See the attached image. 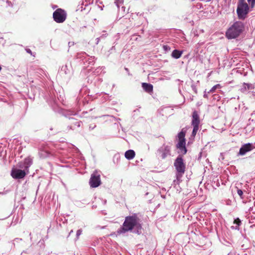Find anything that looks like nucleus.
<instances>
[{"instance_id":"1","label":"nucleus","mask_w":255,"mask_h":255,"mask_svg":"<svg viewBox=\"0 0 255 255\" xmlns=\"http://www.w3.org/2000/svg\"><path fill=\"white\" fill-rule=\"evenodd\" d=\"M134 229L137 230V233L141 229L139 219L135 215L128 216L126 218L123 226L118 230L117 233L119 235L124 234Z\"/></svg>"},{"instance_id":"2","label":"nucleus","mask_w":255,"mask_h":255,"mask_svg":"<svg viewBox=\"0 0 255 255\" xmlns=\"http://www.w3.org/2000/svg\"><path fill=\"white\" fill-rule=\"evenodd\" d=\"M244 26L240 21L235 22L226 31V36L228 39L235 38L243 31Z\"/></svg>"},{"instance_id":"3","label":"nucleus","mask_w":255,"mask_h":255,"mask_svg":"<svg viewBox=\"0 0 255 255\" xmlns=\"http://www.w3.org/2000/svg\"><path fill=\"white\" fill-rule=\"evenodd\" d=\"M185 134L186 130L183 128L181 131L178 133L177 135L178 141L176 144V147L179 149V152L182 154H185L187 152V149L185 147Z\"/></svg>"},{"instance_id":"4","label":"nucleus","mask_w":255,"mask_h":255,"mask_svg":"<svg viewBox=\"0 0 255 255\" xmlns=\"http://www.w3.org/2000/svg\"><path fill=\"white\" fill-rule=\"evenodd\" d=\"M176 170V179L174 181V183L179 184L181 181V178L183 176L185 171V164L183 160H175L174 163Z\"/></svg>"},{"instance_id":"5","label":"nucleus","mask_w":255,"mask_h":255,"mask_svg":"<svg viewBox=\"0 0 255 255\" xmlns=\"http://www.w3.org/2000/svg\"><path fill=\"white\" fill-rule=\"evenodd\" d=\"M249 11V6L245 0H239L237 12L239 19H245Z\"/></svg>"},{"instance_id":"6","label":"nucleus","mask_w":255,"mask_h":255,"mask_svg":"<svg viewBox=\"0 0 255 255\" xmlns=\"http://www.w3.org/2000/svg\"><path fill=\"white\" fill-rule=\"evenodd\" d=\"M67 13L66 11L61 9H57L53 13V17L57 23H62L66 19Z\"/></svg>"},{"instance_id":"7","label":"nucleus","mask_w":255,"mask_h":255,"mask_svg":"<svg viewBox=\"0 0 255 255\" xmlns=\"http://www.w3.org/2000/svg\"><path fill=\"white\" fill-rule=\"evenodd\" d=\"M89 184L93 188L97 187L101 184L100 175L96 171L91 175Z\"/></svg>"},{"instance_id":"8","label":"nucleus","mask_w":255,"mask_h":255,"mask_svg":"<svg viewBox=\"0 0 255 255\" xmlns=\"http://www.w3.org/2000/svg\"><path fill=\"white\" fill-rule=\"evenodd\" d=\"M26 173L24 170L13 168L11 171V176L14 179H22L24 178Z\"/></svg>"},{"instance_id":"9","label":"nucleus","mask_w":255,"mask_h":255,"mask_svg":"<svg viewBox=\"0 0 255 255\" xmlns=\"http://www.w3.org/2000/svg\"><path fill=\"white\" fill-rule=\"evenodd\" d=\"M200 124V117L198 112L196 111L192 113L191 125L195 127H199Z\"/></svg>"},{"instance_id":"10","label":"nucleus","mask_w":255,"mask_h":255,"mask_svg":"<svg viewBox=\"0 0 255 255\" xmlns=\"http://www.w3.org/2000/svg\"><path fill=\"white\" fill-rule=\"evenodd\" d=\"M254 148V146L252 143H248L244 144L240 148L239 154L244 155L247 152L251 151Z\"/></svg>"},{"instance_id":"11","label":"nucleus","mask_w":255,"mask_h":255,"mask_svg":"<svg viewBox=\"0 0 255 255\" xmlns=\"http://www.w3.org/2000/svg\"><path fill=\"white\" fill-rule=\"evenodd\" d=\"M32 164L31 160H21L18 164V167L28 172V168Z\"/></svg>"},{"instance_id":"12","label":"nucleus","mask_w":255,"mask_h":255,"mask_svg":"<svg viewBox=\"0 0 255 255\" xmlns=\"http://www.w3.org/2000/svg\"><path fill=\"white\" fill-rule=\"evenodd\" d=\"M142 87L147 93H150L153 91V86L151 84L147 83H142Z\"/></svg>"},{"instance_id":"13","label":"nucleus","mask_w":255,"mask_h":255,"mask_svg":"<svg viewBox=\"0 0 255 255\" xmlns=\"http://www.w3.org/2000/svg\"><path fill=\"white\" fill-rule=\"evenodd\" d=\"M135 155V152L131 149L127 150L125 154V156L128 159H132L134 157Z\"/></svg>"},{"instance_id":"14","label":"nucleus","mask_w":255,"mask_h":255,"mask_svg":"<svg viewBox=\"0 0 255 255\" xmlns=\"http://www.w3.org/2000/svg\"><path fill=\"white\" fill-rule=\"evenodd\" d=\"M182 54V51H179L175 49L172 51L171 55L173 58L178 59L181 56Z\"/></svg>"},{"instance_id":"15","label":"nucleus","mask_w":255,"mask_h":255,"mask_svg":"<svg viewBox=\"0 0 255 255\" xmlns=\"http://www.w3.org/2000/svg\"><path fill=\"white\" fill-rule=\"evenodd\" d=\"M221 87V86L220 84H217L214 86L208 93H214L217 89L220 88Z\"/></svg>"},{"instance_id":"16","label":"nucleus","mask_w":255,"mask_h":255,"mask_svg":"<svg viewBox=\"0 0 255 255\" xmlns=\"http://www.w3.org/2000/svg\"><path fill=\"white\" fill-rule=\"evenodd\" d=\"M199 129V127H193V130L192 132V136H193V137H195V135H196V133H197V131H198Z\"/></svg>"},{"instance_id":"17","label":"nucleus","mask_w":255,"mask_h":255,"mask_svg":"<svg viewBox=\"0 0 255 255\" xmlns=\"http://www.w3.org/2000/svg\"><path fill=\"white\" fill-rule=\"evenodd\" d=\"M251 5V8H254L255 6V0H247Z\"/></svg>"},{"instance_id":"18","label":"nucleus","mask_w":255,"mask_h":255,"mask_svg":"<svg viewBox=\"0 0 255 255\" xmlns=\"http://www.w3.org/2000/svg\"><path fill=\"white\" fill-rule=\"evenodd\" d=\"M237 193L240 196L241 199H243L244 197L243 196V192L241 189L237 188Z\"/></svg>"},{"instance_id":"19","label":"nucleus","mask_w":255,"mask_h":255,"mask_svg":"<svg viewBox=\"0 0 255 255\" xmlns=\"http://www.w3.org/2000/svg\"><path fill=\"white\" fill-rule=\"evenodd\" d=\"M234 223L237 224L238 226H239L240 224L241 223V221L238 218V219L235 220Z\"/></svg>"},{"instance_id":"20","label":"nucleus","mask_w":255,"mask_h":255,"mask_svg":"<svg viewBox=\"0 0 255 255\" xmlns=\"http://www.w3.org/2000/svg\"><path fill=\"white\" fill-rule=\"evenodd\" d=\"M82 232V231L81 230H78L77 231L76 236H77V238H78L79 236L81 234Z\"/></svg>"},{"instance_id":"21","label":"nucleus","mask_w":255,"mask_h":255,"mask_svg":"<svg viewBox=\"0 0 255 255\" xmlns=\"http://www.w3.org/2000/svg\"><path fill=\"white\" fill-rule=\"evenodd\" d=\"M163 48L164 50L165 51H167L170 49V47L168 45H164L163 46Z\"/></svg>"},{"instance_id":"22","label":"nucleus","mask_w":255,"mask_h":255,"mask_svg":"<svg viewBox=\"0 0 255 255\" xmlns=\"http://www.w3.org/2000/svg\"><path fill=\"white\" fill-rule=\"evenodd\" d=\"M26 52H27L28 53H29V54H31V55H32V51H31V50H30V49H26Z\"/></svg>"},{"instance_id":"23","label":"nucleus","mask_w":255,"mask_h":255,"mask_svg":"<svg viewBox=\"0 0 255 255\" xmlns=\"http://www.w3.org/2000/svg\"><path fill=\"white\" fill-rule=\"evenodd\" d=\"M165 157H166V155H165V153H163L162 154V158H165Z\"/></svg>"},{"instance_id":"24","label":"nucleus","mask_w":255,"mask_h":255,"mask_svg":"<svg viewBox=\"0 0 255 255\" xmlns=\"http://www.w3.org/2000/svg\"><path fill=\"white\" fill-rule=\"evenodd\" d=\"M177 160H178V159H182V157H178L177 158H176Z\"/></svg>"},{"instance_id":"25","label":"nucleus","mask_w":255,"mask_h":255,"mask_svg":"<svg viewBox=\"0 0 255 255\" xmlns=\"http://www.w3.org/2000/svg\"><path fill=\"white\" fill-rule=\"evenodd\" d=\"M73 232V230H71V231L70 232V233H69V235H70V234H71V233H72Z\"/></svg>"},{"instance_id":"26","label":"nucleus","mask_w":255,"mask_h":255,"mask_svg":"<svg viewBox=\"0 0 255 255\" xmlns=\"http://www.w3.org/2000/svg\"><path fill=\"white\" fill-rule=\"evenodd\" d=\"M1 66H0V71H1Z\"/></svg>"}]
</instances>
